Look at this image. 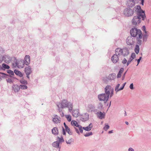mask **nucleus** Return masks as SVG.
<instances>
[{
	"mask_svg": "<svg viewBox=\"0 0 151 151\" xmlns=\"http://www.w3.org/2000/svg\"><path fill=\"white\" fill-rule=\"evenodd\" d=\"M144 31L145 34L143 36L141 30L139 29H138L136 28H132L130 30V33L131 35L133 37H136L137 41V44L140 45L142 44V40L143 42L146 41L148 35L147 32L145 31V26H143Z\"/></svg>",
	"mask_w": 151,
	"mask_h": 151,
	"instance_id": "f257e3e1",
	"label": "nucleus"
},
{
	"mask_svg": "<svg viewBox=\"0 0 151 151\" xmlns=\"http://www.w3.org/2000/svg\"><path fill=\"white\" fill-rule=\"evenodd\" d=\"M115 53L119 55V56L122 55L123 57H127L129 54V49L126 47L121 49L120 48H118L115 50Z\"/></svg>",
	"mask_w": 151,
	"mask_h": 151,
	"instance_id": "f03ea898",
	"label": "nucleus"
},
{
	"mask_svg": "<svg viewBox=\"0 0 151 151\" xmlns=\"http://www.w3.org/2000/svg\"><path fill=\"white\" fill-rule=\"evenodd\" d=\"M57 106L59 108V111H60V109H63L68 107L70 111H72V105L71 104H69V103L67 102V101L65 100H63L61 102L57 104Z\"/></svg>",
	"mask_w": 151,
	"mask_h": 151,
	"instance_id": "7ed1b4c3",
	"label": "nucleus"
},
{
	"mask_svg": "<svg viewBox=\"0 0 151 151\" xmlns=\"http://www.w3.org/2000/svg\"><path fill=\"white\" fill-rule=\"evenodd\" d=\"M145 17V14L144 13H140L139 15L137 16H134L132 20V24L133 25H136L137 24H139L140 22V19H142L144 20Z\"/></svg>",
	"mask_w": 151,
	"mask_h": 151,
	"instance_id": "20e7f679",
	"label": "nucleus"
},
{
	"mask_svg": "<svg viewBox=\"0 0 151 151\" xmlns=\"http://www.w3.org/2000/svg\"><path fill=\"white\" fill-rule=\"evenodd\" d=\"M105 93L107 95L109 96L110 93V97H111L113 94L114 92V90L110 86H106L105 88Z\"/></svg>",
	"mask_w": 151,
	"mask_h": 151,
	"instance_id": "39448f33",
	"label": "nucleus"
},
{
	"mask_svg": "<svg viewBox=\"0 0 151 151\" xmlns=\"http://www.w3.org/2000/svg\"><path fill=\"white\" fill-rule=\"evenodd\" d=\"M109 95L106 93H103L98 96V97L100 101H103L106 102L108 101L109 98Z\"/></svg>",
	"mask_w": 151,
	"mask_h": 151,
	"instance_id": "423d86ee",
	"label": "nucleus"
},
{
	"mask_svg": "<svg viewBox=\"0 0 151 151\" xmlns=\"http://www.w3.org/2000/svg\"><path fill=\"white\" fill-rule=\"evenodd\" d=\"M124 14L126 16L129 17L133 15V12L132 9L127 8L124 10Z\"/></svg>",
	"mask_w": 151,
	"mask_h": 151,
	"instance_id": "0eeeda50",
	"label": "nucleus"
},
{
	"mask_svg": "<svg viewBox=\"0 0 151 151\" xmlns=\"http://www.w3.org/2000/svg\"><path fill=\"white\" fill-rule=\"evenodd\" d=\"M134 38L132 37L129 36L126 39V42L127 44L129 45H132L134 42Z\"/></svg>",
	"mask_w": 151,
	"mask_h": 151,
	"instance_id": "6e6552de",
	"label": "nucleus"
},
{
	"mask_svg": "<svg viewBox=\"0 0 151 151\" xmlns=\"http://www.w3.org/2000/svg\"><path fill=\"white\" fill-rule=\"evenodd\" d=\"M24 64L23 60H20L15 63V64H13V65L14 66H17L19 68H22L24 67Z\"/></svg>",
	"mask_w": 151,
	"mask_h": 151,
	"instance_id": "1a4fd4ad",
	"label": "nucleus"
},
{
	"mask_svg": "<svg viewBox=\"0 0 151 151\" xmlns=\"http://www.w3.org/2000/svg\"><path fill=\"white\" fill-rule=\"evenodd\" d=\"M52 121L55 123H59L61 122V118L60 116L57 115H55L53 118Z\"/></svg>",
	"mask_w": 151,
	"mask_h": 151,
	"instance_id": "9d476101",
	"label": "nucleus"
},
{
	"mask_svg": "<svg viewBox=\"0 0 151 151\" xmlns=\"http://www.w3.org/2000/svg\"><path fill=\"white\" fill-rule=\"evenodd\" d=\"M2 60L7 63H9L11 60V58L8 55H5L1 56Z\"/></svg>",
	"mask_w": 151,
	"mask_h": 151,
	"instance_id": "9b49d317",
	"label": "nucleus"
},
{
	"mask_svg": "<svg viewBox=\"0 0 151 151\" xmlns=\"http://www.w3.org/2000/svg\"><path fill=\"white\" fill-rule=\"evenodd\" d=\"M118 55L119 56V55H118V54H117L115 53V54H114L112 57L111 60L112 62L114 63H116L119 60V58L118 57Z\"/></svg>",
	"mask_w": 151,
	"mask_h": 151,
	"instance_id": "f8f14e48",
	"label": "nucleus"
},
{
	"mask_svg": "<svg viewBox=\"0 0 151 151\" xmlns=\"http://www.w3.org/2000/svg\"><path fill=\"white\" fill-rule=\"evenodd\" d=\"M25 72L28 78H29V75L31 73L32 71L31 68L29 66L26 67L25 68Z\"/></svg>",
	"mask_w": 151,
	"mask_h": 151,
	"instance_id": "ddd939ff",
	"label": "nucleus"
},
{
	"mask_svg": "<svg viewBox=\"0 0 151 151\" xmlns=\"http://www.w3.org/2000/svg\"><path fill=\"white\" fill-rule=\"evenodd\" d=\"M135 11L138 12V15H139V14L140 13H144V12L141 9V8L139 6H137L134 7V9Z\"/></svg>",
	"mask_w": 151,
	"mask_h": 151,
	"instance_id": "4468645a",
	"label": "nucleus"
},
{
	"mask_svg": "<svg viewBox=\"0 0 151 151\" xmlns=\"http://www.w3.org/2000/svg\"><path fill=\"white\" fill-rule=\"evenodd\" d=\"M24 60V64L26 65H28L29 64L30 62V56L29 55H26Z\"/></svg>",
	"mask_w": 151,
	"mask_h": 151,
	"instance_id": "2eb2a0df",
	"label": "nucleus"
},
{
	"mask_svg": "<svg viewBox=\"0 0 151 151\" xmlns=\"http://www.w3.org/2000/svg\"><path fill=\"white\" fill-rule=\"evenodd\" d=\"M126 84V83H124L123 84V85L122 87L120 89H118L119 88L120 86V84H118L116 87L115 89V91L117 92L121 90H122L123 89L124 86H125Z\"/></svg>",
	"mask_w": 151,
	"mask_h": 151,
	"instance_id": "dca6fc26",
	"label": "nucleus"
},
{
	"mask_svg": "<svg viewBox=\"0 0 151 151\" xmlns=\"http://www.w3.org/2000/svg\"><path fill=\"white\" fill-rule=\"evenodd\" d=\"M73 116L75 117H77L79 115V111L78 109L75 110L73 111L72 113Z\"/></svg>",
	"mask_w": 151,
	"mask_h": 151,
	"instance_id": "f3484780",
	"label": "nucleus"
},
{
	"mask_svg": "<svg viewBox=\"0 0 151 151\" xmlns=\"http://www.w3.org/2000/svg\"><path fill=\"white\" fill-rule=\"evenodd\" d=\"M13 89L15 92H18L20 90V88L19 86L14 85L13 86Z\"/></svg>",
	"mask_w": 151,
	"mask_h": 151,
	"instance_id": "a211bd4d",
	"label": "nucleus"
},
{
	"mask_svg": "<svg viewBox=\"0 0 151 151\" xmlns=\"http://www.w3.org/2000/svg\"><path fill=\"white\" fill-rule=\"evenodd\" d=\"M93 127V124H92L91 123L89 124L88 126L83 127V129L85 130L86 131H89Z\"/></svg>",
	"mask_w": 151,
	"mask_h": 151,
	"instance_id": "6ab92c4d",
	"label": "nucleus"
},
{
	"mask_svg": "<svg viewBox=\"0 0 151 151\" xmlns=\"http://www.w3.org/2000/svg\"><path fill=\"white\" fill-rule=\"evenodd\" d=\"M116 78V74L114 73H112L109 75L108 79L110 80H113Z\"/></svg>",
	"mask_w": 151,
	"mask_h": 151,
	"instance_id": "aec40b11",
	"label": "nucleus"
},
{
	"mask_svg": "<svg viewBox=\"0 0 151 151\" xmlns=\"http://www.w3.org/2000/svg\"><path fill=\"white\" fill-rule=\"evenodd\" d=\"M52 133L54 135H57L58 133V128L56 127H54L52 130Z\"/></svg>",
	"mask_w": 151,
	"mask_h": 151,
	"instance_id": "412c9836",
	"label": "nucleus"
},
{
	"mask_svg": "<svg viewBox=\"0 0 151 151\" xmlns=\"http://www.w3.org/2000/svg\"><path fill=\"white\" fill-rule=\"evenodd\" d=\"M98 116L101 119L104 118L105 117V114L101 112L98 113Z\"/></svg>",
	"mask_w": 151,
	"mask_h": 151,
	"instance_id": "4be33fe9",
	"label": "nucleus"
},
{
	"mask_svg": "<svg viewBox=\"0 0 151 151\" xmlns=\"http://www.w3.org/2000/svg\"><path fill=\"white\" fill-rule=\"evenodd\" d=\"M60 142L59 141H56L53 142L52 144V146L56 148L59 147Z\"/></svg>",
	"mask_w": 151,
	"mask_h": 151,
	"instance_id": "5701e85b",
	"label": "nucleus"
},
{
	"mask_svg": "<svg viewBox=\"0 0 151 151\" xmlns=\"http://www.w3.org/2000/svg\"><path fill=\"white\" fill-rule=\"evenodd\" d=\"M71 123L72 126H75L76 127H78L79 126L77 122L73 120L71 121Z\"/></svg>",
	"mask_w": 151,
	"mask_h": 151,
	"instance_id": "b1692460",
	"label": "nucleus"
},
{
	"mask_svg": "<svg viewBox=\"0 0 151 151\" xmlns=\"http://www.w3.org/2000/svg\"><path fill=\"white\" fill-rule=\"evenodd\" d=\"M2 65L1 69L4 70L5 69H9V66L6 64L3 63Z\"/></svg>",
	"mask_w": 151,
	"mask_h": 151,
	"instance_id": "393cba45",
	"label": "nucleus"
},
{
	"mask_svg": "<svg viewBox=\"0 0 151 151\" xmlns=\"http://www.w3.org/2000/svg\"><path fill=\"white\" fill-rule=\"evenodd\" d=\"M15 73L17 75L19 76L20 77H22L23 76V74L22 73L19 71L18 70H15L14 71Z\"/></svg>",
	"mask_w": 151,
	"mask_h": 151,
	"instance_id": "a878e982",
	"label": "nucleus"
},
{
	"mask_svg": "<svg viewBox=\"0 0 151 151\" xmlns=\"http://www.w3.org/2000/svg\"><path fill=\"white\" fill-rule=\"evenodd\" d=\"M139 51V47L138 45H136L134 49V51L137 54H138Z\"/></svg>",
	"mask_w": 151,
	"mask_h": 151,
	"instance_id": "bb28decb",
	"label": "nucleus"
},
{
	"mask_svg": "<svg viewBox=\"0 0 151 151\" xmlns=\"http://www.w3.org/2000/svg\"><path fill=\"white\" fill-rule=\"evenodd\" d=\"M65 117L68 122H70L71 120V116L69 115H65Z\"/></svg>",
	"mask_w": 151,
	"mask_h": 151,
	"instance_id": "cd10ccee",
	"label": "nucleus"
},
{
	"mask_svg": "<svg viewBox=\"0 0 151 151\" xmlns=\"http://www.w3.org/2000/svg\"><path fill=\"white\" fill-rule=\"evenodd\" d=\"M65 129L66 131V132L68 133L70 135L72 134V132L71 131H70V129L68 127H67Z\"/></svg>",
	"mask_w": 151,
	"mask_h": 151,
	"instance_id": "c85d7f7f",
	"label": "nucleus"
},
{
	"mask_svg": "<svg viewBox=\"0 0 151 151\" xmlns=\"http://www.w3.org/2000/svg\"><path fill=\"white\" fill-rule=\"evenodd\" d=\"M129 4H131L130 6L131 7L134 6L135 4V3L134 0H130Z\"/></svg>",
	"mask_w": 151,
	"mask_h": 151,
	"instance_id": "c756f323",
	"label": "nucleus"
},
{
	"mask_svg": "<svg viewBox=\"0 0 151 151\" xmlns=\"http://www.w3.org/2000/svg\"><path fill=\"white\" fill-rule=\"evenodd\" d=\"M133 58H132L131 57H130L129 60L127 62V65H128L131 62V61L134 59Z\"/></svg>",
	"mask_w": 151,
	"mask_h": 151,
	"instance_id": "7c9ffc66",
	"label": "nucleus"
},
{
	"mask_svg": "<svg viewBox=\"0 0 151 151\" xmlns=\"http://www.w3.org/2000/svg\"><path fill=\"white\" fill-rule=\"evenodd\" d=\"M133 58H132L131 57H130L129 60L127 62V65H128L131 62V61L134 59Z\"/></svg>",
	"mask_w": 151,
	"mask_h": 151,
	"instance_id": "2f4dec72",
	"label": "nucleus"
},
{
	"mask_svg": "<svg viewBox=\"0 0 151 151\" xmlns=\"http://www.w3.org/2000/svg\"><path fill=\"white\" fill-rule=\"evenodd\" d=\"M133 58H132L131 57H130L129 60L127 62V65H128L131 62V61L134 59Z\"/></svg>",
	"mask_w": 151,
	"mask_h": 151,
	"instance_id": "473e14b6",
	"label": "nucleus"
},
{
	"mask_svg": "<svg viewBox=\"0 0 151 151\" xmlns=\"http://www.w3.org/2000/svg\"><path fill=\"white\" fill-rule=\"evenodd\" d=\"M133 58H132L131 57H130L129 60L127 62V65H128L131 62V61L134 59Z\"/></svg>",
	"mask_w": 151,
	"mask_h": 151,
	"instance_id": "72a5a7b5",
	"label": "nucleus"
},
{
	"mask_svg": "<svg viewBox=\"0 0 151 151\" xmlns=\"http://www.w3.org/2000/svg\"><path fill=\"white\" fill-rule=\"evenodd\" d=\"M109 128V126L106 124H105V126L104 128V129L105 131H107Z\"/></svg>",
	"mask_w": 151,
	"mask_h": 151,
	"instance_id": "f704fd0d",
	"label": "nucleus"
},
{
	"mask_svg": "<svg viewBox=\"0 0 151 151\" xmlns=\"http://www.w3.org/2000/svg\"><path fill=\"white\" fill-rule=\"evenodd\" d=\"M21 88L22 89H26L27 88V86L25 85H20Z\"/></svg>",
	"mask_w": 151,
	"mask_h": 151,
	"instance_id": "c9c22d12",
	"label": "nucleus"
},
{
	"mask_svg": "<svg viewBox=\"0 0 151 151\" xmlns=\"http://www.w3.org/2000/svg\"><path fill=\"white\" fill-rule=\"evenodd\" d=\"M20 82L21 83L24 84H27V81L23 79H22L20 80Z\"/></svg>",
	"mask_w": 151,
	"mask_h": 151,
	"instance_id": "e433bc0d",
	"label": "nucleus"
},
{
	"mask_svg": "<svg viewBox=\"0 0 151 151\" xmlns=\"http://www.w3.org/2000/svg\"><path fill=\"white\" fill-rule=\"evenodd\" d=\"M92 134V132H90L87 133H86L84 134V135L85 137H88L90 135H91Z\"/></svg>",
	"mask_w": 151,
	"mask_h": 151,
	"instance_id": "4c0bfd02",
	"label": "nucleus"
},
{
	"mask_svg": "<svg viewBox=\"0 0 151 151\" xmlns=\"http://www.w3.org/2000/svg\"><path fill=\"white\" fill-rule=\"evenodd\" d=\"M58 139L59 141V142H64V140L63 139V137H61L60 138L59 137H58Z\"/></svg>",
	"mask_w": 151,
	"mask_h": 151,
	"instance_id": "58836bf2",
	"label": "nucleus"
},
{
	"mask_svg": "<svg viewBox=\"0 0 151 151\" xmlns=\"http://www.w3.org/2000/svg\"><path fill=\"white\" fill-rule=\"evenodd\" d=\"M78 127V128H79V129L80 131V132H81V133H82L83 132V127L82 128V127H81V126L79 125V127Z\"/></svg>",
	"mask_w": 151,
	"mask_h": 151,
	"instance_id": "ea45409f",
	"label": "nucleus"
},
{
	"mask_svg": "<svg viewBox=\"0 0 151 151\" xmlns=\"http://www.w3.org/2000/svg\"><path fill=\"white\" fill-rule=\"evenodd\" d=\"M132 58H133V59H134L136 57L135 54L134 53H132L131 56Z\"/></svg>",
	"mask_w": 151,
	"mask_h": 151,
	"instance_id": "a19ab883",
	"label": "nucleus"
},
{
	"mask_svg": "<svg viewBox=\"0 0 151 151\" xmlns=\"http://www.w3.org/2000/svg\"><path fill=\"white\" fill-rule=\"evenodd\" d=\"M127 62V60L125 58H124L123 60L122 61V63L123 64H125Z\"/></svg>",
	"mask_w": 151,
	"mask_h": 151,
	"instance_id": "79ce46f5",
	"label": "nucleus"
},
{
	"mask_svg": "<svg viewBox=\"0 0 151 151\" xmlns=\"http://www.w3.org/2000/svg\"><path fill=\"white\" fill-rule=\"evenodd\" d=\"M8 73H10L12 75L14 74V73L13 71H12L11 70H9L8 71Z\"/></svg>",
	"mask_w": 151,
	"mask_h": 151,
	"instance_id": "37998d69",
	"label": "nucleus"
},
{
	"mask_svg": "<svg viewBox=\"0 0 151 151\" xmlns=\"http://www.w3.org/2000/svg\"><path fill=\"white\" fill-rule=\"evenodd\" d=\"M129 88L131 89H133V85L132 83H131L129 86Z\"/></svg>",
	"mask_w": 151,
	"mask_h": 151,
	"instance_id": "c03bdc74",
	"label": "nucleus"
},
{
	"mask_svg": "<svg viewBox=\"0 0 151 151\" xmlns=\"http://www.w3.org/2000/svg\"><path fill=\"white\" fill-rule=\"evenodd\" d=\"M123 71H124V68H121L120 69L119 72V73H123Z\"/></svg>",
	"mask_w": 151,
	"mask_h": 151,
	"instance_id": "a18cd8bd",
	"label": "nucleus"
},
{
	"mask_svg": "<svg viewBox=\"0 0 151 151\" xmlns=\"http://www.w3.org/2000/svg\"><path fill=\"white\" fill-rule=\"evenodd\" d=\"M141 58H142V57H141L139 58L137 60V65H138V64L139 63L140 61V60H141Z\"/></svg>",
	"mask_w": 151,
	"mask_h": 151,
	"instance_id": "49530a36",
	"label": "nucleus"
},
{
	"mask_svg": "<svg viewBox=\"0 0 151 151\" xmlns=\"http://www.w3.org/2000/svg\"><path fill=\"white\" fill-rule=\"evenodd\" d=\"M122 74V73H119H119H118V74H117V78H120L121 76V74Z\"/></svg>",
	"mask_w": 151,
	"mask_h": 151,
	"instance_id": "de8ad7c7",
	"label": "nucleus"
},
{
	"mask_svg": "<svg viewBox=\"0 0 151 151\" xmlns=\"http://www.w3.org/2000/svg\"><path fill=\"white\" fill-rule=\"evenodd\" d=\"M63 135H65V129H64V128H63Z\"/></svg>",
	"mask_w": 151,
	"mask_h": 151,
	"instance_id": "09e8293b",
	"label": "nucleus"
},
{
	"mask_svg": "<svg viewBox=\"0 0 151 151\" xmlns=\"http://www.w3.org/2000/svg\"><path fill=\"white\" fill-rule=\"evenodd\" d=\"M66 142L68 144H70L71 143V140H68V141H66Z\"/></svg>",
	"mask_w": 151,
	"mask_h": 151,
	"instance_id": "8fccbe9b",
	"label": "nucleus"
},
{
	"mask_svg": "<svg viewBox=\"0 0 151 151\" xmlns=\"http://www.w3.org/2000/svg\"><path fill=\"white\" fill-rule=\"evenodd\" d=\"M64 126H65V129L67 127H68V126H67L66 125V124H65V122H64Z\"/></svg>",
	"mask_w": 151,
	"mask_h": 151,
	"instance_id": "3c124183",
	"label": "nucleus"
},
{
	"mask_svg": "<svg viewBox=\"0 0 151 151\" xmlns=\"http://www.w3.org/2000/svg\"><path fill=\"white\" fill-rule=\"evenodd\" d=\"M2 56H0V63L1 62L2 60H2V58H1Z\"/></svg>",
	"mask_w": 151,
	"mask_h": 151,
	"instance_id": "603ef678",
	"label": "nucleus"
},
{
	"mask_svg": "<svg viewBox=\"0 0 151 151\" xmlns=\"http://www.w3.org/2000/svg\"><path fill=\"white\" fill-rule=\"evenodd\" d=\"M129 151H133V149L132 148H129L128 150Z\"/></svg>",
	"mask_w": 151,
	"mask_h": 151,
	"instance_id": "864d4df0",
	"label": "nucleus"
},
{
	"mask_svg": "<svg viewBox=\"0 0 151 151\" xmlns=\"http://www.w3.org/2000/svg\"><path fill=\"white\" fill-rule=\"evenodd\" d=\"M113 132V130L110 131L108 133L109 134H111Z\"/></svg>",
	"mask_w": 151,
	"mask_h": 151,
	"instance_id": "5fc2aeb1",
	"label": "nucleus"
},
{
	"mask_svg": "<svg viewBox=\"0 0 151 151\" xmlns=\"http://www.w3.org/2000/svg\"><path fill=\"white\" fill-rule=\"evenodd\" d=\"M125 123H126V124H127V125H128V124H129V123H128V122H125Z\"/></svg>",
	"mask_w": 151,
	"mask_h": 151,
	"instance_id": "6e6d98bb",
	"label": "nucleus"
},
{
	"mask_svg": "<svg viewBox=\"0 0 151 151\" xmlns=\"http://www.w3.org/2000/svg\"><path fill=\"white\" fill-rule=\"evenodd\" d=\"M76 131L77 133L78 132V130L76 129Z\"/></svg>",
	"mask_w": 151,
	"mask_h": 151,
	"instance_id": "4d7b16f0",
	"label": "nucleus"
},
{
	"mask_svg": "<svg viewBox=\"0 0 151 151\" xmlns=\"http://www.w3.org/2000/svg\"><path fill=\"white\" fill-rule=\"evenodd\" d=\"M126 112L125 111V116H126Z\"/></svg>",
	"mask_w": 151,
	"mask_h": 151,
	"instance_id": "13d9d810",
	"label": "nucleus"
},
{
	"mask_svg": "<svg viewBox=\"0 0 151 151\" xmlns=\"http://www.w3.org/2000/svg\"><path fill=\"white\" fill-rule=\"evenodd\" d=\"M1 65H0V69H1Z\"/></svg>",
	"mask_w": 151,
	"mask_h": 151,
	"instance_id": "bf43d9fd",
	"label": "nucleus"
},
{
	"mask_svg": "<svg viewBox=\"0 0 151 151\" xmlns=\"http://www.w3.org/2000/svg\"><path fill=\"white\" fill-rule=\"evenodd\" d=\"M88 115H87V119H88Z\"/></svg>",
	"mask_w": 151,
	"mask_h": 151,
	"instance_id": "052dcab7",
	"label": "nucleus"
},
{
	"mask_svg": "<svg viewBox=\"0 0 151 151\" xmlns=\"http://www.w3.org/2000/svg\"><path fill=\"white\" fill-rule=\"evenodd\" d=\"M125 73H124V76H125Z\"/></svg>",
	"mask_w": 151,
	"mask_h": 151,
	"instance_id": "680f3d73",
	"label": "nucleus"
},
{
	"mask_svg": "<svg viewBox=\"0 0 151 151\" xmlns=\"http://www.w3.org/2000/svg\"><path fill=\"white\" fill-rule=\"evenodd\" d=\"M125 73H124V76H125Z\"/></svg>",
	"mask_w": 151,
	"mask_h": 151,
	"instance_id": "e2e57ef3",
	"label": "nucleus"
},
{
	"mask_svg": "<svg viewBox=\"0 0 151 151\" xmlns=\"http://www.w3.org/2000/svg\"><path fill=\"white\" fill-rule=\"evenodd\" d=\"M124 76L123 77V78H122V80H123V79H124Z\"/></svg>",
	"mask_w": 151,
	"mask_h": 151,
	"instance_id": "0e129e2a",
	"label": "nucleus"
}]
</instances>
